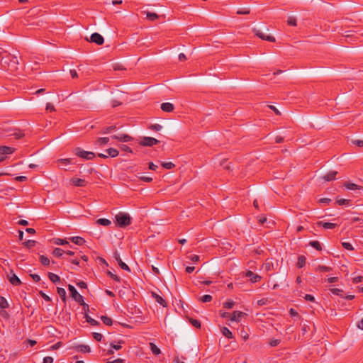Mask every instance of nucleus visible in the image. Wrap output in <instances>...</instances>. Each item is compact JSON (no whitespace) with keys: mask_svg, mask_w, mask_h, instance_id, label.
<instances>
[{"mask_svg":"<svg viewBox=\"0 0 363 363\" xmlns=\"http://www.w3.org/2000/svg\"><path fill=\"white\" fill-rule=\"evenodd\" d=\"M18 64L19 62L17 57L13 55L2 57L1 60V69L9 71L11 73H14L18 70Z\"/></svg>","mask_w":363,"mask_h":363,"instance_id":"obj_1","label":"nucleus"},{"mask_svg":"<svg viewBox=\"0 0 363 363\" xmlns=\"http://www.w3.org/2000/svg\"><path fill=\"white\" fill-rule=\"evenodd\" d=\"M68 289L71 297L82 306V311L84 313V318H91L88 313L89 311V305L84 302L83 296L79 294L75 287L71 284L68 285Z\"/></svg>","mask_w":363,"mask_h":363,"instance_id":"obj_2","label":"nucleus"},{"mask_svg":"<svg viewBox=\"0 0 363 363\" xmlns=\"http://www.w3.org/2000/svg\"><path fill=\"white\" fill-rule=\"evenodd\" d=\"M116 222L120 228H125L131 224L132 218L127 213L120 212L116 216Z\"/></svg>","mask_w":363,"mask_h":363,"instance_id":"obj_3","label":"nucleus"},{"mask_svg":"<svg viewBox=\"0 0 363 363\" xmlns=\"http://www.w3.org/2000/svg\"><path fill=\"white\" fill-rule=\"evenodd\" d=\"M74 152L77 157L87 160H91L96 156L94 152L85 151L79 147H76L74 150Z\"/></svg>","mask_w":363,"mask_h":363,"instance_id":"obj_4","label":"nucleus"},{"mask_svg":"<svg viewBox=\"0 0 363 363\" xmlns=\"http://www.w3.org/2000/svg\"><path fill=\"white\" fill-rule=\"evenodd\" d=\"M160 143V141L156 138L152 137H143L139 142V145L144 147H152L155 145Z\"/></svg>","mask_w":363,"mask_h":363,"instance_id":"obj_5","label":"nucleus"},{"mask_svg":"<svg viewBox=\"0 0 363 363\" xmlns=\"http://www.w3.org/2000/svg\"><path fill=\"white\" fill-rule=\"evenodd\" d=\"M7 279L9 280L10 283L13 286H19L22 284L20 279L15 274L13 269H11L9 272L7 274Z\"/></svg>","mask_w":363,"mask_h":363,"instance_id":"obj_6","label":"nucleus"},{"mask_svg":"<svg viewBox=\"0 0 363 363\" xmlns=\"http://www.w3.org/2000/svg\"><path fill=\"white\" fill-rule=\"evenodd\" d=\"M90 42L94 43L98 45H101L104 43V39L99 33H94L90 36Z\"/></svg>","mask_w":363,"mask_h":363,"instance_id":"obj_7","label":"nucleus"},{"mask_svg":"<svg viewBox=\"0 0 363 363\" xmlns=\"http://www.w3.org/2000/svg\"><path fill=\"white\" fill-rule=\"evenodd\" d=\"M113 257L117 261L118 265L120 266V267L122 269L125 270V271L129 272H130V267L125 262H123L122 261V259H121L120 255H119V253L117 251H116L113 253Z\"/></svg>","mask_w":363,"mask_h":363,"instance_id":"obj_8","label":"nucleus"},{"mask_svg":"<svg viewBox=\"0 0 363 363\" xmlns=\"http://www.w3.org/2000/svg\"><path fill=\"white\" fill-rule=\"evenodd\" d=\"M253 31H254L255 34L257 37H259V38H261L262 40H267V41H269V42H274L275 41V38L274 36L265 35L259 30H257V29H255V28L253 29Z\"/></svg>","mask_w":363,"mask_h":363,"instance_id":"obj_9","label":"nucleus"},{"mask_svg":"<svg viewBox=\"0 0 363 363\" xmlns=\"http://www.w3.org/2000/svg\"><path fill=\"white\" fill-rule=\"evenodd\" d=\"M244 315L246 314L239 310H235L231 313L224 312L221 316L222 318H242Z\"/></svg>","mask_w":363,"mask_h":363,"instance_id":"obj_10","label":"nucleus"},{"mask_svg":"<svg viewBox=\"0 0 363 363\" xmlns=\"http://www.w3.org/2000/svg\"><path fill=\"white\" fill-rule=\"evenodd\" d=\"M14 151H15V148L13 147H9V146H4V145L0 146V155H1V156L6 157V155L13 153Z\"/></svg>","mask_w":363,"mask_h":363,"instance_id":"obj_11","label":"nucleus"},{"mask_svg":"<svg viewBox=\"0 0 363 363\" xmlns=\"http://www.w3.org/2000/svg\"><path fill=\"white\" fill-rule=\"evenodd\" d=\"M245 276L248 277L252 283H257L261 280V277L255 274L250 270L247 271Z\"/></svg>","mask_w":363,"mask_h":363,"instance_id":"obj_12","label":"nucleus"},{"mask_svg":"<svg viewBox=\"0 0 363 363\" xmlns=\"http://www.w3.org/2000/svg\"><path fill=\"white\" fill-rule=\"evenodd\" d=\"M111 138L121 142H129L133 140V138L127 134L113 135L111 136Z\"/></svg>","mask_w":363,"mask_h":363,"instance_id":"obj_13","label":"nucleus"},{"mask_svg":"<svg viewBox=\"0 0 363 363\" xmlns=\"http://www.w3.org/2000/svg\"><path fill=\"white\" fill-rule=\"evenodd\" d=\"M337 174V171H330L326 174L323 176V179L326 182H331L336 179V176Z\"/></svg>","mask_w":363,"mask_h":363,"instance_id":"obj_14","label":"nucleus"},{"mask_svg":"<svg viewBox=\"0 0 363 363\" xmlns=\"http://www.w3.org/2000/svg\"><path fill=\"white\" fill-rule=\"evenodd\" d=\"M152 296L155 298V301L160 303L163 307H166L167 305V301L160 295L155 292H152Z\"/></svg>","mask_w":363,"mask_h":363,"instance_id":"obj_15","label":"nucleus"},{"mask_svg":"<svg viewBox=\"0 0 363 363\" xmlns=\"http://www.w3.org/2000/svg\"><path fill=\"white\" fill-rule=\"evenodd\" d=\"M174 108V105L172 103L165 102L161 104V109L164 112H172L173 111Z\"/></svg>","mask_w":363,"mask_h":363,"instance_id":"obj_16","label":"nucleus"},{"mask_svg":"<svg viewBox=\"0 0 363 363\" xmlns=\"http://www.w3.org/2000/svg\"><path fill=\"white\" fill-rule=\"evenodd\" d=\"M72 182L75 186L83 187L86 184V180L80 178H73L72 179Z\"/></svg>","mask_w":363,"mask_h":363,"instance_id":"obj_17","label":"nucleus"},{"mask_svg":"<svg viewBox=\"0 0 363 363\" xmlns=\"http://www.w3.org/2000/svg\"><path fill=\"white\" fill-rule=\"evenodd\" d=\"M319 226H322L324 229H334L336 226V223L319 221L318 223Z\"/></svg>","mask_w":363,"mask_h":363,"instance_id":"obj_18","label":"nucleus"},{"mask_svg":"<svg viewBox=\"0 0 363 363\" xmlns=\"http://www.w3.org/2000/svg\"><path fill=\"white\" fill-rule=\"evenodd\" d=\"M71 242L77 245H82L85 242V240L79 236H74L69 238Z\"/></svg>","mask_w":363,"mask_h":363,"instance_id":"obj_19","label":"nucleus"},{"mask_svg":"<svg viewBox=\"0 0 363 363\" xmlns=\"http://www.w3.org/2000/svg\"><path fill=\"white\" fill-rule=\"evenodd\" d=\"M344 186L347 189H350V190H355V189H358V190H361L363 189V186H358L354 183H351V182H345L344 184Z\"/></svg>","mask_w":363,"mask_h":363,"instance_id":"obj_20","label":"nucleus"},{"mask_svg":"<svg viewBox=\"0 0 363 363\" xmlns=\"http://www.w3.org/2000/svg\"><path fill=\"white\" fill-rule=\"evenodd\" d=\"M306 258L303 255L298 257V261L296 262V267L302 268L306 264Z\"/></svg>","mask_w":363,"mask_h":363,"instance_id":"obj_21","label":"nucleus"},{"mask_svg":"<svg viewBox=\"0 0 363 363\" xmlns=\"http://www.w3.org/2000/svg\"><path fill=\"white\" fill-rule=\"evenodd\" d=\"M9 135H13L16 139H20L24 137L25 134L22 130L19 129H15L12 133H10Z\"/></svg>","mask_w":363,"mask_h":363,"instance_id":"obj_22","label":"nucleus"},{"mask_svg":"<svg viewBox=\"0 0 363 363\" xmlns=\"http://www.w3.org/2000/svg\"><path fill=\"white\" fill-rule=\"evenodd\" d=\"M77 349L78 351H80L84 353H88L90 352L91 351L90 347L86 345H79L78 346H77Z\"/></svg>","mask_w":363,"mask_h":363,"instance_id":"obj_23","label":"nucleus"},{"mask_svg":"<svg viewBox=\"0 0 363 363\" xmlns=\"http://www.w3.org/2000/svg\"><path fill=\"white\" fill-rule=\"evenodd\" d=\"M309 245H310L312 247L315 248V249L316 250H318V251H321V250H322V245H321V244L320 243V242H319V241H318V240H313V241H311V242H309Z\"/></svg>","mask_w":363,"mask_h":363,"instance_id":"obj_24","label":"nucleus"},{"mask_svg":"<svg viewBox=\"0 0 363 363\" xmlns=\"http://www.w3.org/2000/svg\"><path fill=\"white\" fill-rule=\"evenodd\" d=\"M48 277L50 280L55 284L60 281V277L54 273L48 272Z\"/></svg>","mask_w":363,"mask_h":363,"instance_id":"obj_25","label":"nucleus"},{"mask_svg":"<svg viewBox=\"0 0 363 363\" xmlns=\"http://www.w3.org/2000/svg\"><path fill=\"white\" fill-rule=\"evenodd\" d=\"M108 155L111 157H116L118 155L119 152L113 147L108 148L106 150Z\"/></svg>","mask_w":363,"mask_h":363,"instance_id":"obj_26","label":"nucleus"},{"mask_svg":"<svg viewBox=\"0 0 363 363\" xmlns=\"http://www.w3.org/2000/svg\"><path fill=\"white\" fill-rule=\"evenodd\" d=\"M96 223L101 225L108 226L111 224V222L107 218H99L96 220Z\"/></svg>","mask_w":363,"mask_h":363,"instance_id":"obj_27","label":"nucleus"},{"mask_svg":"<svg viewBox=\"0 0 363 363\" xmlns=\"http://www.w3.org/2000/svg\"><path fill=\"white\" fill-rule=\"evenodd\" d=\"M146 18L149 21H154L158 18V15L156 13L147 11L146 12Z\"/></svg>","mask_w":363,"mask_h":363,"instance_id":"obj_28","label":"nucleus"},{"mask_svg":"<svg viewBox=\"0 0 363 363\" xmlns=\"http://www.w3.org/2000/svg\"><path fill=\"white\" fill-rule=\"evenodd\" d=\"M235 305V302L233 300H228L226 302L223 303V308L225 309H231L233 308V307Z\"/></svg>","mask_w":363,"mask_h":363,"instance_id":"obj_29","label":"nucleus"},{"mask_svg":"<svg viewBox=\"0 0 363 363\" xmlns=\"http://www.w3.org/2000/svg\"><path fill=\"white\" fill-rule=\"evenodd\" d=\"M57 294L60 296V297L62 298V300L65 302L66 301V291L63 288L57 287Z\"/></svg>","mask_w":363,"mask_h":363,"instance_id":"obj_30","label":"nucleus"},{"mask_svg":"<svg viewBox=\"0 0 363 363\" xmlns=\"http://www.w3.org/2000/svg\"><path fill=\"white\" fill-rule=\"evenodd\" d=\"M221 332H222V334L228 338L233 337L231 331L226 327H223L221 328Z\"/></svg>","mask_w":363,"mask_h":363,"instance_id":"obj_31","label":"nucleus"},{"mask_svg":"<svg viewBox=\"0 0 363 363\" xmlns=\"http://www.w3.org/2000/svg\"><path fill=\"white\" fill-rule=\"evenodd\" d=\"M109 141V138H106V137H104V138H99L96 141V144L99 145V146H102L104 145H106L108 143Z\"/></svg>","mask_w":363,"mask_h":363,"instance_id":"obj_32","label":"nucleus"},{"mask_svg":"<svg viewBox=\"0 0 363 363\" xmlns=\"http://www.w3.org/2000/svg\"><path fill=\"white\" fill-rule=\"evenodd\" d=\"M332 294L339 296L340 297H343L345 295V292L342 289H340L337 288H333L330 289Z\"/></svg>","mask_w":363,"mask_h":363,"instance_id":"obj_33","label":"nucleus"},{"mask_svg":"<svg viewBox=\"0 0 363 363\" xmlns=\"http://www.w3.org/2000/svg\"><path fill=\"white\" fill-rule=\"evenodd\" d=\"M150 347L152 352L155 354L158 355L161 353L160 350L157 347V345L152 342L150 343Z\"/></svg>","mask_w":363,"mask_h":363,"instance_id":"obj_34","label":"nucleus"},{"mask_svg":"<svg viewBox=\"0 0 363 363\" xmlns=\"http://www.w3.org/2000/svg\"><path fill=\"white\" fill-rule=\"evenodd\" d=\"M65 253V251L61 249V248H55L53 251H52V255L56 257H60L62 256V255Z\"/></svg>","mask_w":363,"mask_h":363,"instance_id":"obj_35","label":"nucleus"},{"mask_svg":"<svg viewBox=\"0 0 363 363\" xmlns=\"http://www.w3.org/2000/svg\"><path fill=\"white\" fill-rule=\"evenodd\" d=\"M40 262L43 266H49L50 263L49 258L45 255L40 256Z\"/></svg>","mask_w":363,"mask_h":363,"instance_id":"obj_36","label":"nucleus"},{"mask_svg":"<svg viewBox=\"0 0 363 363\" xmlns=\"http://www.w3.org/2000/svg\"><path fill=\"white\" fill-rule=\"evenodd\" d=\"M8 307H9V303H8L6 299L3 296H0V308L3 310Z\"/></svg>","mask_w":363,"mask_h":363,"instance_id":"obj_37","label":"nucleus"},{"mask_svg":"<svg viewBox=\"0 0 363 363\" xmlns=\"http://www.w3.org/2000/svg\"><path fill=\"white\" fill-rule=\"evenodd\" d=\"M336 203L340 205H350L351 200L350 199H338L336 200Z\"/></svg>","mask_w":363,"mask_h":363,"instance_id":"obj_38","label":"nucleus"},{"mask_svg":"<svg viewBox=\"0 0 363 363\" xmlns=\"http://www.w3.org/2000/svg\"><path fill=\"white\" fill-rule=\"evenodd\" d=\"M316 270H318L320 272H330L332 270V268L330 267L325 266V265H319L316 268Z\"/></svg>","mask_w":363,"mask_h":363,"instance_id":"obj_39","label":"nucleus"},{"mask_svg":"<svg viewBox=\"0 0 363 363\" xmlns=\"http://www.w3.org/2000/svg\"><path fill=\"white\" fill-rule=\"evenodd\" d=\"M116 130V125H111V126L105 127L102 130V133L108 134V133H110L111 132H112L113 130Z\"/></svg>","mask_w":363,"mask_h":363,"instance_id":"obj_40","label":"nucleus"},{"mask_svg":"<svg viewBox=\"0 0 363 363\" xmlns=\"http://www.w3.org/2000/svg\"><path fill=\"white\" fill-rule=\"evenodd\" d=\"M189 323L195 328H201V322L199 319H189Z\"/></svg>","mask_w":363,"mask_h":363,"instance_id":"obj_41","label":"nucleus"},{"mask_svg":"<svg viewBox=\"0 0 363 363\" xmlns=\"http://www.w3.org/2000/svg\"><path fill=\"white\" fill-rule=\"evenodd\" d=\"M161 164L167 169H172L175 167V164L171 162H162Z\"/></svg>","mask_w":363,"mask_h":363,"instance_id":"obj_42","label":"nucleus"},{"mask_svg":"<svg viewBox=\"0 0 363 363\" xmlns=\"http://www.w3.org/2000/svg\"><path fill=\"white\" fill-rule=\"evenodd\" d=\"M54 243L55 245H64L68 244V242L65 239L56 238L54 239Z\"/></svg>","mask_w":363,"mask_h":363,"instance_id":"obj_43","label":"nucleus"},{"mask_svg":"<svg viewBox=\"0 0 363 363\" xmlns=\"http://www.w3.org/2000/svg\"><path fill=\"white\" fill-rule=\"evenodd\" d=\"M201 301L203 303L210 302L212 300V296L208 294L203 295L200 298Z\"/></svg>","mask_w":363,"mask_h":363,"instance_id":"obj_44","label":"nucleus"},{"mask_svg":"<svg viewBox=\"0 0 363 363\" xmlns=\"http://www.w3.org/2000/svg\"><path fill=\"white\" fill-rule=\"evenodd\" d=\"M149 129L155 131H160L162 130V126L160 124H152L148 127Z\"/></svg>","mask_w":363,"mask_h":363,"instance_id":"obj_45","label":"nucleus"},{"mask_svg":"<svg viewBox=\"0 0 363 363\" xmlns=\"http://www.w3.org/2000/svg\"><path fill=\"white\" fill-rule=\"evenodd\" d=\"M250 10L247 8H242L238 10L237 13L239 15L249 14Z\"/></svg>","mask_w":363,"mask_h":363,"instance_id":"obj_46","label":"nucleus"},{"mask_svg":"<svg viewBox=\"0 0 363 363\" xmlns=\"http://www.w3.org/2000/svg\"><path fill=\"white\" fill-rule=\"evenodd\" d=\"M35 244V240H29L23 242L24 246H26L27 248H30L33 247Z\"/></svg>","mask_w":363,"mask_h":363,"instance_id":"obj_47","label":"nucleus"},{"mask_svg":"<svg viewBox=\"0 0 363 363\" xmlns=\"http://www.w3.org/2000/svg\"><path fill=\"white\" fill-rule=\"evenodd\" d=\"M108 275L111 278L113 279V280L118 281V282H120L121 281V279L119 277H118L116 274H114L113 273H112L110 271H108L107 272Z\"/></svg>","mask_w":363,"mask_h":363,"instance_id":"obj_48","label":"nucleus"},{"mask_svg":"<svg viewBox=\"0 0 363 363\" xmlns=\"http://www.w3.org/2000/svg\"><path fill=\"white\" fill-rule=\"evenodd\" d=\"M342 245L345 249H346L347 250H352L354 249L352 245L350 242H342Z\"/></svg>","mask_w":363,"mask_h":363,"instance_id":"obj_49","label":"nucleus"},{"mask_svg":"<svg viewBox=\"0 0 363 363\" xmlns=\"http://www.w3.org/2000/svg\"><path fill=\"white\" fill-rule=\"evenodd\" d=\"M120 148L122 151L128 152H133L132 149L126 145H121Z\"/></svg>","mask_w":363,"mask_h":363,"instance_id":"obj_50","label":"nucleus"},{"mask_svg":"<svg viewBox=\"0 0 363 363\" xmlns=\"http://www.w3.org/2000/svg\"><path fill=\"white\" fill-rule=\"evenodd\" d=\"M303 298L307 301H311V302H314L315 301V298L313 295H311V294H306L304 296H303Z\"/></svg>","mask_w":363,"mask_h":363,"instance_id":"obj_51","label":"nucleus"},{"mask_svg":"<svg viewBox=\"0 0 363 363\" xmlns=\"http://www.w3.org/2000/svg\"><path fill=\"white\" fill-rule=\"evenodd\" d=\"M139 179L145 182H151L152 181V178L150 177L140 176L139 177Z\"/></svg>","mask_w":363,"mask_h":363,"instance_id":"obj_52","label":"nucleus"},{"mask_svg":"<svg viewBox=\"0 0 363 363\" xmlns=\"http://www.w3.org/2000/svg\"><path fill=\"white\" fill-rule=\"evenodd\" d=\"M123 342V341H119L118 344H113V343H111V348L116 350H118L121 348V344Z\"/></svg>","mask_w":363,"mask_h":363,"instance_id":"obj_53","label":"nucleus"},{"mask_svg":"<svg viewBox=\"0 0 363 363\" xmlns=\"http://www.w3.org/2000/svg\"><path fill=\"white\" fill-rule=\"evenodd\" d=\"M362 280H363L362 276H357V277H354L352 278V282L354 284H357V283L362 282Z\"/></svg>","mask_w":363,"mask_h":363,"instance_id":"obj_54","label":"nucleus"},{"mask_svg":"<svg viewBox=\"0 0 363 363\" xmlns=\"http://www.w3.org/2000/svg\"><path fill=\"white\" fill-rule=\"evenodd\" d=\"M92 335L96 341H101L103 337L102 335L98 333H93Z\"/></svg>","mask_w":363,"mask_h":363,"instance_id":"obj_55","label":"nucleus"},{"mask_svg":"<svg viewBox=\"0 0 363 363\" xmlns=\"http://www.w3.org/2000/svg\"><path fill=\"white\" fill-rule=\"evenodd\" d=\"M30 276L32 277L33 280L35 282H38L40 281V277L38 274H31Z\"/></svg>","mask_w":363,"mask_h":363,"instance_id":"obj_56","label":"nucleus"},{"mask_svg":"<svg viewBox=\"0 0 363 363\" xmlns=\"http://www.w3.org/2000/svg\"><path fill=\"white\" fill-rule=\"evenodd\" d=\"M62 345V342H57L55 345H52L50 349L52 350H55L59 349Z\"/></svg>","mask_w":363,"mask_h":363,"instance_id":"obj_57","label":"nucleus"},{"mask_svg":"<svg viewBox=\"0 0 363 363\" xmlns=\"http://www.w3.org/2000/svg\"><path fill=\"white\" fill-rule=\"evenodd\" d=\"M60 163H62L65 164H70L72 162V159L70 158H66V159H60L58 160Z\"/></svg>","mask_w":363,"mask_h":363,"instance_id":"obj_58","label":"nucleus"},{"mask_svg":"<svg viewBox=\"0 0 363 363\" xmlns=\"http://www.w3.org/2000/svg\"><path fill=\"white\" fill-rule=\"evenodd\" d=\"M280 342V340H277V339H274V340H272L270 342H269V345L272 346V347H276L277 346Z\"/></svg>","mask_w":363,"mask_h":363,"instance_id":"obj_59","label":"nucleus"},{"mask_svg":"<svg viewBox=\"0 0 363 363\" xmlns=\"http://www.w3.org/2000/svg\"><path fill=\"white\" fill-rule=\"evenodd\" d=\"M46 110L47 111H50V112H52V111H55V108L54 106L52 104L48 103L46 104Z\"/></svg>","mask_w":363,"mask_h":363,"instance_id":"obj_60","label":"nucleus"},{"mask_svg":"<svg viewBox=\"0 0 363 363\" xmlns=\"http://www.w3.org/2000/svg\"><path fill=\"white\" fill-rule=\"evenodd\" d=\"M77 285L81 288V289H86L87 288V284L86 283H85L84 281H80L79 282L77 283Z\"/></svg>","mask_w":363,"mask_h":363,"instance_id":"obj_61","label":"nucleus"},{"mask_svg":"<svg viewBox=\"0 0 363 363\" xmlns=\"http://www.w3.org/2000/svg\"><path fill=\"white\" fill-rule=\"evenodd\" d=\"M352 143L357 145L358 147H363V140H352Z\"/></svg>","mask_w":363,"mask_h":363,"instance_id":"obj_62","label":"nucleus"},{"mask_svg":"<svg viewBox=\"0 0 363 363\" xmlns=\"http://www.w3.org/2000/svg\"><path fill=\"white\" fill-rule=\"evenodd\" d=\"M53 362V358L51 357H45L43 359V363H52Z\"/></svg>","mask_w":363,"mask_h":363,"instance_id":"obj_63","label":"nucleus"},{"mask_svg":"<svg viewBox=\"0 0 363 363\" xmlns=\"http://www.w3.org/2000/svg\"><path fill=\"white\" fill-rule=\"evenodd\" d=\"M123 362H124V359L118 358L113 361H108L107 363H123Z\"/></svg>","mask_w":363,"mask_h":363,"instance_id":"obj_64","label":"nucleus"}]
</instances>
